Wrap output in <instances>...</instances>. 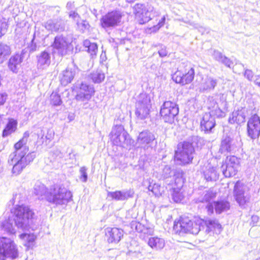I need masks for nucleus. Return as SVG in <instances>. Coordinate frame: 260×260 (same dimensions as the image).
I'll list each match as a JSON object with an SVG mask.
<instances>
[{"mask_svg": "<svg viewBox=\"0 0 260 260\" xmlns=\"http://www.w3.org/2000/svg\"><path fill=\"white\" fill-rule=\"evenodd\" d=\"M34 193L41 200H45L56 206H66L72 200V193L62 185H55L47 188L38 183L34 186Z\"/></svg>", "mask_w": 260, "mask_h": 260, "instance_id": "1", "label": "nucleus"}, {"mask_svg": "<svg viewBox=\"0 0 260 260\" xmlns=\"http://www.w3.org/2000/svg\"><path fill=\"white\" fill-rule=\"evenodd\" d=\"M34 213L29 207L17 206L14 210V218L4 220L0 219V226L5 232L14 234L16 233L15 226L22 230L27 229L31 222Z\"/></svg>", "mask_w": 260, "mask_h": 260, "instance_id": "2", "label": "nucleus"}, {"mask_svg": "<svg viewBox=\"0 0 260 260\" xmlns=\"http://www.w3.org/2000/svg\"><path fill=\"white\" fill-rule=\"evenodd\" d=\"M28 136V133L25 132L23 137L15 144V152L9 156L8 162L13 165L12 173L14 174H20L36 156L34 152L28 153V148L25 144Z\"/></svg>", "mask_w": 260, "mask_h": 260, "instance_id": "3", "label": "nucleus"}, {"mask_svg": "<svg viewBox=\"0 0 260 260\" xmlns=\"http://www.w3.org/2000/svg\"><path fill=\"white\" fill-rule=\"evenodd\" d=\"M204 223V220L197 218L192 221L188 218H181L178 222L175 221L174 231L179 235L183 234H198L201 230V226Z\"/></svg>", "mask_w": 260, "mask_h": 260, "instance_id": "4", "label": "nucleus"}, {"mask_svg": "<svg viewBox=\"0 0 260 260\" xmlns=\"http://www.w3.org/2000/svg\"><path fill=\"white\" fill-rule=\"evenodd\" d=\"M135 18L139 24H145L152 19V17L159 15V12L151 4H137L134 8Z\"/></svg>", "mask_w": 260, "mask_h": 260, "instance_id": "5", "label": "nucleus"}, {"mask_svg": "<svg viewBox=\"0 0 260 260\" xmlns=\"http://www.w3.org/2000/svg\"><path fill=\"white\" fill-rule=\"evenodd\" d=\"M194 77V70L190 64L181 62L177 70L172 75V78L177 83L185 85L191 83Z\"/></svg>", "mask_w": 260, "mask_h": 260, "instance_id": "6", "label": "nucleus"}, {"mask_svg": "<svg viewBox=\"0 0 260 260\" xmlns=\"http://www.w3.org/2000/svg\"><path fill=\"white\" fill-rule=\"evenodd\" d=\"M194 152V149L191 143L184 142L179 144L175 152V161L179 165L189 164L193 158Z\"/></svg>", "mask_w": 260, "mask_h": 260, "instance_id": "7", "label": "nucleus"}, {"mask_svg": "<svg viewBox=\"0 0 260 260\" xmlns=\"http://www.w3.org/2000/svg\"><path fill=\"white\" fill-rule=\"evenodd\" d=\"M151 108L150 98L146 93H141L138 98L136 105V115L138 119L143 120L149 116Z\"/></svg>", "mask_w": 260, "mask_h": 260, "instance_id": "8", "label": "nucleus"}, {"mask_svg": "<svg viewBox=\"0 0 260 260\" xmlns=\"http://www.w3.org/2000/svg\"><path fill=\"white\" fill-rule=\"evenodd\" d=\"M124 16L123 12L114 10L107 13L100 20L101 24L103 28H115L122 22V18Z\"/></svg>", "mask_w": 260, "mask_h": 260, "instance_id": "9", "label": "nucleus"}, {"mask_svg": "<svg viewBox=\"0 0 260 260\" xmlns=\"http://www.w3.org/2000/svg\"><path fill=\"white\" fill-rule=\"evenodd\" d=\"M0 254L2 260L6 257L16 258L18 256V249L14 241L9 238L0 237Z\"/></svg>", "mask_w": 260, "mask_h": 260, "instance_id": "10", "label": "nucleus"}, {"mask_svg": "<svg viewBox=\"0 0 260 260\" xmlns=\"http://www.w3.org/2000/svg\"><path fill=\"white\" fill-rule=\"evenodd\" d=\"M178 113L179 108L175 103L166 101L161 106L160 114L165 122L173 123Z\"/></svg>", "mask_w": 260, "mask_h": 260, "instance_id": "11", "label": "nucleus"}, {"mask_svg": "<svg viewBox=\"0 0 260 260\" xmlns=\"http://www.w3.org/2000/svg\"><path fill=\"white\" fill-rule=\"evenodd\" d=\"M234 196L240 206L244 205L250 198L248 187L241 181H237L234 186Z\"/></svg>", "mask_w": 260, "mask_h": 260, "instance_id": "12", "label": "nucleus"}, {"mask_svg": "<svg viewBox=\"0 0 260 260\" xmlns=\"http://www.w3.org/2000/svg\"><path fill=\"white\" fill-rule=\"evenodd\" d=\"M111 140L116 145L125 147L128 143V134L121 125H116L112 128L111 133Z\"/></svg>", "mask_w": 260, "mask_h": 260, "instance_id": "13", "label": "nucleus"}, {"mask_svg": "<svg viewBox=\"0 0 260 260\" xmlns=\"http://www.w3.org/2000/svg\"><path fill=\"white\" fill-rule=\"evenodd\" d=\"M71 43L68 38L59 35L55 38L52 47L58 54L62 56L67 54Z\"/></svg>", "mask_w": 260, "mask_h": 260, "instance_id": "14", "label": "nucleus"}, {"mask_svg": "<svg viewBox=\"0 0 260 260\" xmlns=\"http://www.w3.org/2000/svg\"><path fill=\"white\" fill-rule=\"evenodd\" d=\"M248 135L252 139H255L260 135V118L254 114L249 118L247 123Z\"/></svg>", "mask_w": 260, "mask_h": 260, "instance_id": "15", "label": "nucleus"}, {"mask_svg": "<svg viewBox=\"0 0 260 260\" xmlns=\"http://www.w3.org/2000/svg\"><path fill=\"white\" fill-rule=\"evenodd\" d=\"M93 87L86 83H82L78 88L76 99L80 101H88L93 95Z\"/></svg>", "mask_w": 260, "mask_h": 260, "instance_id": "16", "label": "nucleus"}, {"mask_svg": "<svg viewBox=\"0 0 260 260\" xmlns=\"http://www.w3.org/2000/svg\"><path fill=\"white\" fill-rule=\"evenodd\" d=\"M155 140L154 135L149 131H143L140 133L138 137L137 143L139 147L145 150L151 147V144Z\"/></svg>", "mask_w": 260, "mask_h": 260, "instance_id": "17", "label": "nucleus"}, {"mask_svg": "<svg viewBox=\"0 0 260 260\" xmlns=\"http://www.w3.org/2000/svg\"><path fill=\"white\" fill-rule=\"evenodd\" d=\"M209 214H212L214 212V209L216 213L220 214L222 212L226 211L230 208V204L225 201H220L213 203H208L206 206Z\"/></svg>", "mask_w": 260, "mask_h": 260, "instance_id": "18", "label": "nucleus"}, {"mask_svg": "<svg viewBox=\"0 0 260 260\" xmlns=\"http://www.w3.org/2000/svg\"><path fill=\"white\" fill-rule=\"evenodd\" d=\"M106 235L109 243H118L123 236V231L117 228H108L106 229Z\"/></svg>", "mask_w": 260, "mask_h": 260, "instance_id": "19", "label": "nucleus"}, {"mask_svg": "<svg viewBox=\"0 0 260 260\" xmlns=\"http://www.w3.org/2000/svg\"><path fill=\"white\" fill-rule=\"evenodd\" d=\"M214 104V106L210 107V112L211 115L216 116L217 117H224V113L221 110V108L224 109L226 108L227 103L223 95L220 96V103H217L216 101H213L211 103Z\"/></svg>", "mask_w": 260, "mask_h": 260, "instance_id": "20", "label": "nucleus"}, {"mask_svg": "<svg viewBox=\"0 0 260 260\" xmlns=\"http://www.w3.org/2000/svg\"><path fill=\"white\" fill-rule=\"evenodd\" d=\"M200 125L202 131L205 133L211 132L215 125V119L211 114L206 113L203 116Z\"/></svg>", "mask_w": 260, "mask_h": 260, "instance_id": "21", "label": "nucleus"}, {"mask_svg": "<svg viewBox=\"0 0 260 260\" xmlns=\"http://www.w3.org/2000/svg\"><path fill=\"white\" fill-rule=\"evenodd\" d=\"M69 17L76 23V28L80 31L83 32L88 29V23L86 20L81 19L79 15L75 11H71L69 13Z\"/></svg>", "mask_w": 260, "mask_h": 260, "instance_id": "22", "label": "nucleus"}, {"mask_svg": "<svg viewBox=\"0 0 260 260\" xmlns=\"http://www.w3.org/2000/svg\"><path fill=\"white\" fill-rule=\"evenodd\" d=\"M23 57L22 54H16L12 56L8 62V68L13 73H17L21 67Z\"/></svg>", "mask_w": 260, "mask_h": 260, "instance_id": "23", "label": "nucleus"}, {"mask_svg": "<svg viewBox=\"0 0 260 260\" xmlns=\"http://www.w3.org/2000/svg\"><path fill=\"white\" fill-rule=\"evenodd\" d=\"M134 194V191L133 189H129L124 191H116L113 192H109L108 196L112 199L115 200L123 201L127 200L129 198H132Z\"/></svg>", "mask_w": 260, "mask_h": 260, "instance_id": "24", "label": "nucleus"}, {"mask_svg": "<svg viewBox=\"0 0 260 260\" xmlns=\"http://www.w3.org/2000/svg\"><path fill=\"white\" fill-rule=\"evenodd\" d=\"M77 69L75 67L68 68L60 75V79L61 84L66 85L71 82L74 78Z\"/></svg>", "mask_w": 260, "mask_h": 260, "instance_id": "25", "label": "nucleus"}, {"mask_svg": "<svg viewBox=\"0 0 260 260\" xmlns=\"http://www.w3.org/2000/svg\"><path fill=\"white\" fill-rule=\"evenodd\" d=\"M37 66L39 69H44L47 68L50 64V54L46 52H42L38 56Z\"/></svg>", "mask_w": 260, "mask_h": 260, "instance_id": "26", "label": "nucleus"}, {"mask_svg": "<svg viewBox=\"0 0 260 260\" xmlns=\"http://www.w3.org/2000/svg\"><path fill=\"white\" fill-rule=\"evenodd\" d=\"M217 84V80L211 77H206L203 78L200 85V90L204 91L213 89Z\"/></svg>", "mask_w": 260, "mask_h": 260, "instance_id": "27", "label": "nucleus"}, {"mask_svg": "<svg viewBox=\"0 0 260 260\" xmlns=\"http://www.w3.org/2000/svg\"><path fill=\"white\" fill-rule=\"evenodd\" d=\"M245 117L246 110L242 108L233 112L232 117H230L229 121L231 123L236 122L240 124L245 122Z\"/></svg>", "mask_w": 260, "mask_h": 260, "instance_id": "28", "label": "nucleus"}, {"mask_svg": "<svg viewBox=\"0 0 260 260\" xmlns=\"http://www.w3.org/2000/svg\"><path fill=\"white\" fill-rule=\"evenodd\" d=\"M207 226L206 231L208 232H213L216 234H219L222 231L221 224L216 219L204 220V223Z\"/></svg>", "mask_w": 260, "mask_h": 260, "instance_id": "29", "label": "nucleus"}, {"mask_svg": "<svg viewBox=\"0 0 260 260\" xmlns=\"http://www.w3.org/2000/svg\"><path fill=\"white\" fill-rule=\"evenodd\" d=\"M165 244V240L157 236L150 237L148 241V245L154 250L162 249Z\"/></svg>", "mask_w": 260, "mask_h": 260, "instance_id": "30", "label": "nucleus"}, {"mask_svg": "<svg viewBox=\"0 0 260 260\" xmlns=\"http://www.w3.org/2000/svg\"><path fill=\"white\" fill-rule=\"evenodd\" d=\"M17 122L14 119H9L5 129L3 130V137H6L15 132L17 129Z\"/></svg>", "mask_w": 260, "mask_h": 260, "instance_id": "31", "label": "nucleus"}, {"mask_svg": "<svg viewBox=\"0 0 260 260\" xmlns=\"http://www.w3.org/2000/svg\"><path fill=\"white\" fill-rule=\"evenodd\" d=\"M232 139L229 137H224L220 145L219 151L221 153H227L232 150Z\"/></svg>", "mask_w": 260, "mask_h": 260, "instance_id": "32", "label": "nucleus"}, {"mask_svg": "<svg viewBox=\"0 0 260 260\" xmlns=\"http://www.w3.org/2000/svg\"><path fill=\"white\" fill-rule=\"evenodd\" d=\"M216 196V192L213 189H210L207 190H206L203 192L202 196L200 197L198 201L199 202H209L213 199H214Z\"/></svg>", "mask_w": 260, "mask_h": 260, "instance_id": "33", "label": "nucleus"}, {"mask_svg": "<svg viewBox=\"0 0 260 260\" xmlns=\"http://www.w3.org/2000/svg\"><path fill=\"white\" fill-rule=\"evenodd\" d=\"M19 237L25 242L24 245L28 248L34 245V243L37 238L36 236L34 234H22L20 235Z\"/></svg>", "mask_w": 260, "mask_h": 260, "instance_id": "34", "label": "nucleus"}, {"mask_svg": "<svg viewBox=\"0 0 260 260\" xmlns=\"http://www.w3.org/2000/svg\"><path fill=\"white\" fill-rule=\"evenodd\" d=\"M83 45L87 48V51L90 56L93 57L96 55L98 52V46L94 43H91L89 40H86L83 42Z\"/></svg>", "mask_w": 260, "mask_h": 260, "instance_id": "35", "label": "nucleus"}, {"mask_svg": "<svg viewBox=\"0 0 260 260\" xmlns=\"http://www.w3.org/2000/svg\"><path fill=\"white\" fill-rule=\"evenodd\" d=\"M11 53V50L7 45L0 43V63H2Z\"/></svg>", "mask_w": 260, "mask_h": 260, "instance_id": "36", "label": "nucleus"}, {"mask_svg": "<svg viewBox=\"0 0 260 260\" xmlns=\"http://www.w3.org/2000/svg\"><path fill=\"white\" fill-rule=\"evenodd\" d=\"M204 176L205 178L207 181H216L218 178V174L217 173L216 168L214 167L209 168L208 170L205 171Z\"/></svg>", "mask_w": 260, "mask_h": 260, "instance_id": "37", "label": "nucleus"}, {"mask_svg": "<svg viewBox=\"0 0 260 260\" xmlns=\"http://www.w3.org/2000/svg\"><path fill=\"white\" fill-rule=\"evenodd\" d=\"M231 165H226L225 167V169L224 166H222V171L223 172V174L225 177H231L235 176L239 169H236L235 167L233 166H231Z\"/></svg>", "mask_w": 260, "mask_h": 260, "instance_id": "38", "label": "nucleus"}, {"mask_svg": "<svg viewBox=\"0 0 260 260\" xmlns=\"http://www.w3.org/2000/svg\"><path fill=\"white\" fill-rule=\"evenodd\" d=\"M90 78L95 83H100L104 81L105 76L100 70H97L90 74Z\"/></svg>", "mask_w": 260, "mask_h": 260, "instance_id": "39", "label": "nucleus"}, {"mask_svg": "<svg viewBox=\"0 0 260 260\" xmlns=\"http://www.w3.org/2000/svg\"><path fill=\"white\" fill-rule=\"evenodd\" d=\"M60 23L49 20L44 24V27L46 29L51 31H56L60 29Z\"/></svg>", "mask_w": 260, "mask_h": 260, "instance_id": "40", "label": "nucleus"}, {"mask_svg": "<svg viewBox=\"0 0 260 260\" xmlns=\"http://www.w3.org/2000/svg\"><path fill=\"white\" fill-rule=\"evenodd\" d=\"M148 190L152 192V193L157 197L160 196L164 192V187L160 186L158 184H154L153 185H149Z\"/></svg>", "mask_w": 260, "mask_h": 260, "instance_id": "41", "label": "nucleus"}, {"mask_svg": "<svg viewBox=\"0 0 260 260\" xmlns=\"http://www.w3.org/2000/svg\"><path fill=\"white\" fill-rule=\"evenodd\" d=\"M182 186V184H181L179 187H178L176 189L175 188L173 189V192L172 194V198L174 202L176 203L180 202L183 199L184 196L183 195L182 193L180 191L181 189L180 188Z\"/></svg>", "mask_w": 260, "mask_h": 260, "instance_id": "42", "label": "nucleus"}, {"mask_svg": "<svg viewBox=\"0 0 260 260\" xmlns=\"http://www.w3.org/2000/svg\"><path fill=\"white\" fill-rule=\"evenodd\" d=\"M50 101L51 104L54 106L60 105L62 103L60 95L54 92H53L50 95Z\"/></svg>", "mask_w": 260, "mask_h": 260, "instance_id": "43", "label": "nucleus"}, {"mask_svg": "<svg viewBox=\"0 0 260 260\" xmlns=\"http://www.w3.org/2000/svg\"><path fill=\"white\" fill-rule=\"evenodd\" d=\"M43 134L46 135L45 145H47L54 138V132L53 129H48L42 131Z\"/></svg>", "mask_w": 260, "mask_h": 260, "instance_id": "44", "label": "nucleus"}, {"mask_svg": "<svg viewBox=\"0 0 260 260\" xmlns=\"http://www.w3.org/2000/svg\"><path fill=\"white\" fill-rule=\"evenodd\" d=\"M166 21V16L164 15L163 17L161 18L160 20L158 21V23L154 25L153 26L150 27L149 29L151 30V32H155L157 31H158L160 28H161L162 26H163L165 24Z\"/></svg>", "mask_w": 260, "mask_h": 260, "instance_id": "45", "label": "nucleus"}, {"mask_svg": "<svg viewBox=\"0 0 260 260\" xmlns=\"http://www.w3.org/2000/svg\"><path fill=\"white\" fill-rule=\"evenodd\" d=\"M226 165H231V166H233L238 169H239L240 168L239 160L237 157L234 156H231L229 158Z\"/></svg>", "mask_w": 260, "mask_h": 260, "instance_id": "46", "label": "nucleus"}, {"mask_svg": "<svg viewBox=\"0 0 260 260\" xmlns=\"http://www.w3.org/2000/svg\"><path fill=\"white\" fill-rule=\"evenodd\" d=\"M174 20L176 21H178V22H179V21H182L184 23L188 24L189 25L192 26L194 28H197V29H199L200 28H203L202 26H201L198 23H195L194 22H191V21H188V20H184L183 18H175L174 19Z\"/></svg>", "mask_w": 260, "mask_h": 260, "instance_id": "47", "label": "nucleus"}, {"mask_svg": "<svg viewBox=\"0 0 260 260\" xmlns=\"http://www.w3.org/2000/svg\"><path fill=\"white\" fill-rule=\"evenodd\" d=\"M7 28L8 24L7 22L5 20L0 19V37L6 33Z\"/></svg>", "mask_w": 260, "mask_h": 260, "instance_id": "48", "label": "nucleus"}, {"mask_svg": "<svg viewBox=\"0 0 260 260\" xmlns=\"http://www.w3.org/2000/svg\"><path fill=\"white\" fill-rule=\"evenodd\" d=\"M80 180L83 182H86L87 180V168L85 167H82L80 169Z\"/></svg>", "mask_w": 260, "mask_h": 260, "instance_id": "49", "label": "nucleus"}, {"mask_svg": "<svg viewBox=\"0 0 260 260\" xmlns=\"http://www.w3.org/2000/svg\"><path fill=\"white\" fill-rule=\"evenodd\" d=\"M171 169L168 166H166L162 170V176L165 178H169L171 176Z\"/></svg>", "mask_w": 260, "mask_h": 260, "instance_id": "50", "label": "nucleus"}, {"mask_svg": "<svg viewBox=\"0 0 260 260\" xmlns=\"http://www.w3.org/2000/svg\"><path fill=\"white\" fill-rule=\"evenodd\" d=\"M213 56L216 60L221 62L224 56L219 51H214L213 54Z\"/></svg>", "mask_w": 260, "mask_h": 260, "instance_id": "51", "label": "nucleus"}, {"mask_svg": "<svg viewBox=\"0 0 260 260\" xmlns=\"http://www.w3.org/2000/svg\"><path fill=\"white\" fill-rule=\"evenodd\" d=\"M244 76L249 81H252L253 77V73L251 70L246 69L244 72Z\"/></svg>", "mask_w": 260, "mask_h": 260, "instance_id": "52", "label": "nucleus"}, {"mask_svg": "<svg viewBox=\"0 0 260 260\" xmlns=\"http://www.w3.org/2000/svg\"><path fill=\"white\" fill-rule=\"evenodd\" d=\"M158 53L159 55L161 57L166 56L168 54V51H167L166 47L165 46L161 47V48L158 50Z\"/></svg>", "mask_w": 260, "mask_h": 260, "instance_id": "53", "label": "nucleus"}, {"mask_svg": "<svg viewBox=\"0 0 260 260\" xmlns=\"http://www.w3.org/2000/svg\"><path fill=\"white\" fill-rule=\"evenodd\" d=\"M221 62L224 63L226 66L230 68L232 64V61L227 57L224 56L222 59L221 61Z\"/></svg>", "mask_w": 260, "mask_h": 260, "instance_id": "54", "label": "nucleus"}, {"mask_svg": "<svg viewBox=\"0 0 260 260\" xmlns=\"http://www.w3.org/2000/svg\"><path fill=\"white\" fill-rule=\"evenodd\" d=\"M7 99V94L5 93H0V106L4 104Z\"/></svg>", "mask_w": 260, "mask_h": 260, "instance_id": "55", "label": "nucleus"}, {"mask_svg": "<svg viewBox=\"0 0 260 260\" xmlns=\"http://www.w3.org/2000/svg\"><path fill=\"white\" fill-rule=\"evenodd\" d=\"M101 61L103 62L106 60V56L105 52H102L100 56Z\"/></svg>", "mask_w": 260, "mask_h": 260, "instance_id": "56", "label": "nucleus"}, {"mask_svg": "<svg viewBox=\"0 0 260 260\" xmlns=\"http://www.w3.org/2000/svg\"><path fill=\"white\" fill-rule=\"evenodd\" d=\"M40 139L41 140V142H42V143L43 144H44V143L45 144V142H46V135H44L43 134L42 136L40 138Z\"/></svg>", "mask_w": 260, "mask_h": 260, "instance_id": "57", "label": "nucleus"}, {"mask_svg": "<svg viewBox=\"0 0 260 260\" xmlns=\"http://www.w3.org/2000/svg\"><path fill=\"white\" fill-rule=\"evenodd\" d=\"M251 218H252V221L256 223L258 221V217L257 216H252Z\"/></svg>", "mask_w": 260, "mask_h": 260, "instance_id": "58", "label": "nucleus"}, {"mask_svg": "<svg viewBox=\"0 0 260 260\" xmlns=\"http://www.w3.org/2000/svg\"><path fill=\"white\" fill-rule=\"evenodd\" d=\"M72 5V3L71 2H69L67 3V7L69 9H70V8H71Z\"/></svg>", "mask_w": 260, "mask_h": 260, "instance_id": "59", "label": "nucleus"}, {"mask_svg": "<svg viewBox=\"0 0 260 260\" xmlns=\"http://www.w3.org/2000/svg\"><path fill=\"white\" fill-rule=\"evenodd\" d=\"M213 101H215L214 100H210V103H209V108L210 109V107H212L214 106V104L213 103H211Z\"/></svg>", "mask_w": 260, "mask_h": 260, "instance_id": "60", "label": "nucleus"}, {"mask_svg": "<svg viewBox=\"0 0 260 260\" xmlns=\"http://www.w3.org/2000/svg\"><path fill=\"white\" fill-rule=\"evenodd\" d=\"M254 83L260 87V82H258L256 80H255L254 81Z\"/></svg>", "mask_w": 260, "mask_h": 260, "instance_id": "61", "label": "nucleus"}, {"mask_svg": "<svg viewBox=\"0 0 260 260\" xmlns=\"http://www.w3.org/2000/svg\"><path fill=\"white\" fill-rule=\"evenodd\" d=\"M135 0H126L128 3H133Z\"/></svg>", "mask_w": 260, "mask_h": 260, "instance_id": "62", "label": "nucleus"}, {"mask_svg": "<svg viewBox=\"0 0 260 260\" xmlns=\"http://www.w3.org/2000/svg\"><path fill=\"white\" fill-rule=\"evenodd\" d=\"M2 122H3V118H2V116L0 115V125L1 124Z\"/></svg>", "mask_w": 260, "mask_h": 260, "instance_id": "63", "label": "nucleus"}]
</instances>
